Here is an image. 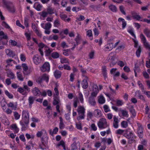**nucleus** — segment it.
Returning a JSON list of instances; mask_svg holds the SVG:
<instances>
[{"mask_svg":"<svg viewBox=\"0 0 150 150\" xmlns=\"http://www.w3.org/2000/svg\"><path fill=\"white\" fill-rule=\"evenodd\" d=\"M121 126L123 128H126L128 125L127 122L125 121H122L121 123Z\"/></svg>","mask_w":150,"mask_h":150,"instance_id":"obj_39","label":"nucleus"},{"mask_svg":"<svg viewBox=\"0 0 150 150\" xmlns=\"http://www.w3.org/2000/svg\"><path fill=\"white\" fill-rule=\"evenodd\" d=\"M51 26L52 25L50 23H47L45 24V27L43 28L45 29L50 30L51 27Z\"/></svg>","mask_w":150,"mask_h":150,"instance_id":"obj_40","label":"nucleus"},{"mask_svg":"<svg viewBox=\"0 0 150 150\" xmlns=\"http://www.w3.org/2000/svg\"><path fill=\"white\" fill-rule=\"evenodd\" d=\"M88 79H83L82 81L81 85L82 87L84 89H86L88 87Z\"/></svg>","mask_w":150,"mask_h":150,"instance_id":"obj_16","label":"nucleus"},{"mask_svg":"<svg viewBox=\"0 0 150 150\" xmlns=\"http://www.w3.org/2000/svg\"><path fill=\"white\" fill-rule=\"evenodd\" d=\"M118 21L119 22H121V21L122 22V29H124L126 26L127 25V23L125 21V20L121 18H120L118 19Z\"/></svg>","mask_w":150,"mask_h":150,"instance_id":"obj_18","label":"nucleus"},{"mask_svg":"<svg viewBox=\"0 0 150 150\" xmlns=\"http://www.w3.org/2000/svg\"><path fill=\"white\" fill-rule=\"evenodd\" d=\"M125 130H122L121 129H118L116 131V133L117 134H122L124 132Z\"/></svg>","mask_w":150,"mask_h":150,"instance_id":"obj_59","label":"nucleus"},{"mask_svg":"<svg viewBox=\"0 0 150 150\" xmlns=\"http://www.w3.org/2000/svg\"><path fill=\"white\" fill-rule=\"evenodd\" d=\"M16 25L17 26L22 28L23 29H24L25 28V27L23 26L21 24V23L19 20H17L16 21Z\"/></svg>","mask_w":150,"mask_h":150,"instance_id":"obj_56","label":"nucleus"},{"mask_svg":"<svg viewBox=\"0 0 150 150\" xmlns=\"http://www.w3.org/2000/svg\"><path fill=\"white\" fill-rule=\"evenodd\" d=\"M3 3L10 12L14 13L15 12V9L12 2L8 0H3Z\"/></svg>","mask_w":150,"mask_h":150,"instance_id":"obj_2","label":"nucleus"},{"mask_svg":"<svg viewBox=\"0 0 150 150\" xmlns=\"http://www.w3.org/2000/svg\"><path fill=\"white\" fill-rule=\"evenodd\" d=\"M60 62L62 64L64 63H69L68 59L66 58H61L60 59Z\"/></svg>","mask_w":150,"mask_h":150,"instance_id":"obj_44","label":"nucleus"},{"mask_svg":"<svg viewBox=\"0 0 150 150\" xmlns=\"http://www.w3.org/2000/svg\"><path fill=\"white\" fill-rule=\"evenodd\" d=\"M37 36L40 38H41L42 36V35L40 31L38 30L35 32Z\"/></svg>","mask_w":150,"mask_h":150,"instance_id":"obj_58","label":"nucleus"},{"mask_svg":"<svg viewBox=\"0 0 150 150\" xmlns=\"http://www.w3.org/2000/svg\"><path fill=\"white\" fill-rule=\"evenodd\" d=\"M42 80H45L47 83L49 81V77L46 74H44L41 78Z\"/></svg>","mask_w":150,"mask_h":150,"instance_id":"obj_33","label":"nucleus"},{"mask_svg":"<svg viewBox=\"0 0 150 150\" xmlns=\"http://www.w3.org/2000/svg\"><path fill=\"white\" fill-rule=\"evenodd\" d=\"M137 83L138 85L139 86L140 88H141L142 91H143L144 90V86L141 83L140 81H137Z\"/></svg>","mask_w":150,"mask_h":150,"instance_id":"obj_53","label":"nucleus"},{"mask_svg":"<svg viewBox=\"0 0 150 150\" xmlns=\"http://www.w3.org/2000/svg\"><path fill=\"white\" fill-rule=\"evenodd\" d=\"M61 46L63 48H64L66 47H68V45H67L66 42L64 41H63L61 43Z\"/></svg>","mask_w":150,"mask_h":150,"instance_id":"obj_64","label":"nucleus"},{"mask_svg":"<svg viewBox=\"0 0 150 150\" xmlns=\"http://www.w3.org/2000/svg\"><path fill=\"white\" fill-rule=\"evenodd\" d=\"M122 115L123 117H128L129 116L128 112L124 110H120Z\"/></svg>","mask_w":150,"mask_h":150,"instance_id":"obj_31","label":"nucleus"},{"mask_svg":"<svg viewBox=\"0 0 150 150\" xmlns=\"http://www.w3.org/2000/svg\"><path fill=\"white\" fill-rule=\"evenodd\" d=\"M35 99V98L32 96H30L29 97L28 99V101L29 106L30 107H31Z\"/></svg>","mask_w":150,"mask_h":150,"instance_id":"obj_15","label":"nucleus"},{"mask_svg":"<svg viewBox=\"0 0 150 150\" xmlns=\"http://www.w3.org/2000/svg\"><path fill=\"white\" fill-rule=\"evenodd\" d=\"M103 108L105 112H106L110 111V109L109 108L108 106L106 105H105L104 106Z\"/></svg>","mask_w":150,"mask_h":150,"instance_id":"obj_54","label":"nucleus"},{"mask_svg":"<svg viewBox=\"0 0 150 150\" xmlns=\"http://www.w3.org/2000/svg\"><path fill=\"white\" fill-rule=\"evenodd\" d=\"M51 57L53 59H57L59 57V54L57 52H54L51 54Z\"/></svg>","mask_w":150,"mask_h":150,"instance_id":"obj_30","label":"nucleus"},{"mask_svg":"<svg viewBox=\"0 0 150 150\" xmlns=\"http://www.w3.org/2000/svg\"><path fill=\"white\" fill-rule=\"evenodd\" d=\"M77 145L78 146H79V142L76 143V141L74 142L71 145V150H78Z\"/></svg>","mask_w":150,"mask_h":150,"instance_id":"obj_19","label":"nucleus"},{"mask_svg":"<svg viewBox=\"0 0 150 150\" xmlns=\"http://www.w3.org/2000/svg\"><path fill=\"white\" fill-rule=\"evenodd\" d=\"M87 36L89 37H91L92 36V32L91 30H88L87 31Z\"/></svg>","mask_w":150,"mask_h":150,"instance_id":"obj_60","label":"nucleus"},{"mask_svg":"<svg viewBox=\"0 0 150 150\" xmlns=\"http://www.w3.org/2000/svg\"><path fill=\"white\" fill-rule=\"evenodd\" d=\"M5 94L10 99H12L13 98V95L9 93V92L7 90H6L5 91Z\"/></svg>","mask_w":150,"mask_h":150,"instance_id":"obj_37","label":"nucleus"},{"mask_svg":"<svg viewBox=\"0 0 150 150\" xmlns=\"http://www.w3.org/2000/svg\"><path fill=\"white\" fill-rule=\"evenodd\" d=\"M94 116L96 117H101L102 113L100 110L97 109L95 110L94 112Z\"/></svg>","mask_w":150,"mask_h":150,"instance_id":"obj_13","label":"nucleus"},{"mask_svg":"<svg viewBox=\"0 0 150 150\" xmlns=\"http://www.w3.org/2000/svg\"><path fill=\"white\" fill-rule=\"evenodd\" d=\"M34 63L36 64H38L40 63L42 59L38 54H35L33 58Z\"/></svg>","mask_w":150,"mask_h":150,"instance_id":"obj_7","label":"nucleus"},{"mask_svg":"<svg viewBox=\"0 0 150 150\" xmlns=\"http://www.w3.org/2000/svg\"><path fill=\"white\" fill-rule=\"evenodd\" d=\"M22 119L23 121L27 123L29 122V113L27 110H23L22 112Z\"/></svg>","mask_w":150,"mask_h":150,"instance_id":"obj_5","label":"nucleus"},{"mask_svg":"<svg viewBox=\"0 0 150 150\" xmlns=\"http://www.w3.org/2000/svg\"><path fill=\"white\" fill-rule=\"evenodd\" d=\"M120 11L124 15H125L126 14V13L124 10V8L122 6H121L119 7Z\"/></svg>","mask_w":150,"mask_h":150,"instance_id":"obj_55","label":"nucleus"},{"mask_svg":"<svg viewBox=\"0 0 150 150\" xmlns=\"http://www.w3.org/2000/svg\"><path fill=\"white\" fill-rule=\"evenodd\" d=\"M85 109L82 106H79L78 107L77 112L78 113H83L85 112Z\"/></svg>","mask_w":150,"mask_h":150,"instance_id":"obj_32","label":"nucleus"},{"mask_svg":"<svg viewBox=\"0 0 150 150\" xmlns=\"http://www.w3.org/2000/svg\"><path fill=\"white\" fill-rule=\"evenodd\" d=\"M12 129L14 130V132L15 133H17L19 131V129L17 126L16 124H12L11 126Z\"/></svg>","mask_w":150,"mask_h":150,"instance_id":"obj_27","label":"nucleus"},{"mask_svg":"<svg viewBox=\"0 0 150 150\" xmlns=\"http://www.w3.org/2000/svg\"><path fill=\"white\" fill-rule=\"evenodd\" d=\"M138 134L139 137L140 138H142L144 136L143 133V128L141 125H138Z\"/></svg>","mask_w":150,"mask_h":150,"instance_id":"obj_9","label":"nucleus"},{"mask_svg":"<svg viewBox=\"0 0 150 150\" xmlns=\"http://www.w3.org/2000/svg\"><path fill=\"white\" fill-rule=\"evenodd\" d=\"M146 66L149 69H148L147 71L150 74V59H149V60L146 61Z\"/></svg>","mask_w":150,"mask_h":150,"instance_id":"obj_28","label":"nucleus"},{"mask_svg":"<svg viewBox=\"0 0 150 150\" xmlns=\"http://www.w3.org/2000/svg\"><path fill=\"white\" fill-rule=\"evenodd\" d=\"M59 100L57 97H56L54 99L53 101V105H58L59 103Z\"/></svg>","mask_w":150,"mask_h":150,"instance_id":"obj_49","label":"nucleus"},{"mask_svg":"<svg viewBox=\"0 0 150 150\" xmlns=\"http://www.w3.org/2000/svg\"><path fill=\"white\" fill-rule=\"evenodd\" d=\"M94 53L95 52L94 51H92L89 53L88 56L89 59H93L94 58Z\"/></svg>","mask_w":150,"mask_h":150,"instance_id":"obj_45","label":"nucleus"},{"mask_svg":"<svg viewBox=\"0 0 150 150\" xmlns=\"http://www.w3.org/2000/svg\"><path fill=\"white\" fill-rule=\"evenodd\" d=\"M93 91L98 92V89L97 86L95 84H93Z\"/></svg>","mask_w":150,"mask_h":150,"instance_id":"obj_43","label":"nucleus"},{"mask_svg":"<svg viewBox=\"0 0 150 150\" xmlns=\"http://www.w3.org/2000/svg\"><path fill=\"white\" fill-rule=\"evenodd\" d=\"M47 11L48 13L50 14H52L54 13V10L51 7H48L47 9Z\"/></svg>","mask_w":150,"mask_h":150,"instance_id":"obj_48","label":"nucleus"},{"mask_svg":"<svg viewBox=\"0 0 150 150\" xmlns=\"http://www.w3.org/2000/svg\"><path fill=\"white\" fill-rule=\"evenodd\" d=\"M79 98L81 103H83V95L81 93H79Z\"/></svg>","mask_w":150,"mask_h":150,"instance_id":"obj_52","label":"nucleus"},{"mask_svg":"<svg viewBox=\"0 0 150 150\" xmlns=\"http://www.w3.org/2000/svg\"><path fill=\"white\" fill-rule=\"evenodd\" d=\"M54 27H58L60 25V22L58 19H57L54 22Z\"/></svg>","mask_w":150,"mask_h":150,"instance_id":"obj_34","label":"nucleus"},{"mask_svg":"<svg viewBox=\"0 0 150 150\" xmlns=\"http://www.w3.org/2000/svg\"><path fill=\"white\" fill-rule=\"evenodd\" d=\"M22 67L23 69V73L24 75H27L29 74V73L27 71L28 70V67L26 64H22Z\"/></svg>","mask_w":150,"mask_h":150,"instance_id":"obj_14","label":"nucleus"},{"mask_svg":"<svg viewBox=\"0 0 150 150\" xmlns=\"http://www.w3.org/2000/svg\"><path fill=\"white\" fill-rule=\"evenodd\" d=\"M124 136L128 139V142L129 144H132L135 141V136L134 135L129 128L125 130Z\"/></svg>","mask_w":150,"mask_h":150,"instance_id":"obj_1","label":"nucleus"},{"mask_svg":"<svg viewBox=\"0 0 150 150\" xmlns=\"http://www.w3.org/2000/svg\"><path fill=\"white\" fill-rule=\"evenodd\" d=\"M119 120L115 116L113 117V126L115 128H117L118 127Z\"/></svg>","mask_w":150,"mask_h":150,"instance_id":"obj_10","label":"nucleus"},{"mask_svg":"<svg viewBox=\"0 0 150 150\" xmlns=\"http://www.w3.org/2000/svg\"><path fill=\"white\" fill-rule=\"evenodd\" d=\"M84 113H78L79 116L77 118V120H79L84 119L85 117Z\"/></svg>","mask_w":150,"mask_h":150,"instance_id":"obj_29","label":"nucleus"},{"mask_svg":"<svg viewBox=\"0 0 150 150\" xmlns=\"http://www.w3.org/2000/svg\"><path fill=\"white\" fill-rule=\"evenodd\" d=\"M60 118V122L59 123V128L61 129H62L64 128V124L63 122H62V121L61 119V117Z\"/></svg>","mask_w":150,"mask_h":150,"instance_id":"obj_51","label":"nucleus"},{"mask_svg":"<svg viewBox=\"0 0 150 150\" xmlns=\"http://www.w3.org/2000/svg\"><path fill=\"white\" fill-rule=\"evenodd\" d=\"M88 102L91 105L93 106H95L96 104V102L95 100L94 97L93 96H90L88 99Z\"/></svg>","mask_w":150,"mask_h":150,"instance_id":"obj_12","label":"nucleus"},{"mask_svg":"<svg viewBox=\"0 0 150 150\" xmlns=\"http://www.w3.org/2000/svg\"><path fill=\"white\" fill-rule=\"evenodd\" d=\"M60 17L62 20L65 21L66 19L67 18V16L65 14H60Z\"/></svg>","mask_w":150,"mask_h":150,"instance_id":"obj_46","label":"nucleus"},{"mask_svg":"<svg viewBox=\"0 0 150 150\" xmlns=\"http://www.w3.org/2000/svg\"><path fill=\"white\" fill-rule=\"evenodd\" d=\"M32 92L33 94L35 96H39L41 94V92L39 89L36 87H35L32 89Z\"/></svg>","mask_w":150,"mask_h":150,"instance_id":"obj_8","label":"nucleus"},{"mask_svg":"<svg viewBox=\"0 0 150 150\" xmlns=\"http://www.w3.org/2000/svg\"><path fill=\"white\" fill-rule=\"evenodd\" d=\"M17 76L18 79L20 81H23V79L22 74L20 72H17Z\"/></svg>","mask_w":150,"mask_h":150,"instance_id":"obj_42","label":"nucleus"},{"mask_svg":"<svg viewBox=\"0 0 150 150\" xmlns=\"http://www.w3.org/2000/svg\"><path fill=\"white\" fill-rule=\"evenodd\" d=\"M20 59L23 62H24L26 59V57L25 54H21L20 55Z\"/></svg>","mask_w":150,"mask_h":150,"instance_id":"obj_57","label":"nucleus"},{"mask_svg":"<svg viewBox=\"0 0 150 150\" xmlns=\"http://www.w3.org/2000/svg\"><path fill=\"white\" fill-rule=\"evenodd\" d=\"M135 96L138 97L140 99L143 100H144V98L143 96L141 95V93L139 91H137L135 92Z\"/></svg>","mask_w":150,"mask_h":150,"instance_id":"obj_21","label":"nucleus"},{"mask_svg":"<svg viewBox=\"0 0 150 150\" xmlns=\"http://www.w3.org/2000/svg\"><path fill=\"white\" fill-rule=\"evenodd\" d=\"M140 37L144 47L148 50L149 56L150 57V45L147 42L145 37L142 34H141Z\"/></svg>","mask_w":150,"mask_h":150,"instance_id":"obj_3","label":"nucleus"},{"mask_svg":"<svg viewBox=\"0 0 150 150\" xmlns=\"http://www.w3.org/2000/svg\"><path fill=\"white\" fill-rule=\"evenodd\" d=\"M8 76L10 78L12 79H14L15 78L14 74L11 71H10L8 73Z\"/></svg>","mask_w":150,"mask_h":150,"instance_id":"obj_41","label":"nucleus"},{"mask_svg":"<svg viewBox=\"0 0 150 150\" xmlns=\"http://www.w3.org/2000/svg\"><path fill=\"white\" fill-rule=\"evenodd\" d=\"M7 105L8 107L12 108V110H16L17 107V105H15L13 103L11 102L7 104Z\"/></svg>","mask_w":150,"mask_h":150,"instance_id":"obj_20","label":"nucleus"},{"mask_svg":"<svg viewBox=\"0 0 150 150\" xmlns=\"http://www.w3.org/2000/svg\"><path fill=\"white\" fill-rule=\"evenodd\" d=\"M99 103L100 104H103L105 102V100L104 97L102 96H100L98 100Z\"/></svg>","mask_w":150,"mask_h":150,"instance_id":"obj_36","label":"nucleus"},{"mask_svg":"<svg viewBox=\"0 0 150 150\" xmlns=\"http://www.w3.org/2000/svg\"><path fill=\"white\" fill-rule=\"evenodd\" d=\"M45 47L46 48L45 51V56H50L51 53L52 51V50H51L50 48L47 47V46H45Z\"/></svg>","mask_w":150,"mask_h":150,"instance_id":"obj_22","label":"nucleus"},{"mask_svg":"<svg viewBox=\"0 0 150 150\" xmlns=\"http://www.w3.org/2000/svg\"><path fill=\"white\" fill-rule=\"evenodd\" d=\"M109 8L113 12H116L117 11V9L115 6L111 4L109 6Z\"/></svg>","mask_w":150,"mask_h":150,"instance_id":"obj_25","label":"nucleus"},{"mask_svg":"<svg viewBox=\"0 0 150 150\" xmlns=\"http://www.w3.org/2000/svg\"><path fill=\"white\" fill-rule=\"evenodd\" d=\"M69 51V50H64L63 52V54L65 56H68L69 54L68 53V52Z\"/></svg>","mask_w":150,"mask_h":150,"instance_id":"obj_61","label":"nucleus"},{"mask_svg":"<svg viewBox=\"0 0 150 150\" xmlns=\"http://www.w3.org/2000/svg\"><path fill=\"white\" fill-rule=\"evenodd\" d=\"M34 7L38 11H39L41 10L42 6L40 4L35 3L34 5Z\"/></svg>","mask_w":150,"mask_h":150,"instance_id":"obj_24","label":"nucleus"},{"mask_svg":"<svg viewBox=\"0 0 150 150\" xmlns=\"http://www.w3.org/2000/svg\"><path fill=\"white\" fill-rule=\"evenodd\" d=\"M127 31L129 32L132 36L134 37L135 38L136 37L134 33V31L131 28L127 30Z\"/></svg>","mask_w":150,"mask_h":150,"instance_id":"obj_47","label":"nucleus"},{"mask_svg":"<svg viewBox=\"0 0 150 150\" xmlns=\"http://www.w3.org/2000/svg\"><path fill=\"white\" fill-rule=\"evenodd\" d=\"M5 52L6 54L10 57H13L15 55V53L11 50L6 49Z\"/></svg>","mask_w":150,"mask_h":150,"instance_id":"obj_11","label":"nucleus"},{"mask_svg":"<svg viewBox=\"0 0 150 150\" xmlns=\"http://www.w3.org/2000/svg\"><path fill=\"white\" fill-rule=\"evenodd\" d=\"M42 72H49L50 70V65L49 62H45L40 68Z\"/></svg>","mask_w":150,"mask_h":150,"instance_id":"obj_6","label":"nucleus"},{"mask_svg":"<svg viewBox=\"0 0 150 150\" xmlns=\"http://www.w3.org/2000/svg\"><path fill=\"white\" fill-rule=\"evenodd\" d=\"M144 32L146 36L149 38H150V30L148 28H146L144 30Z\"/></svg>","mask_w":150,"mask_h":150,"instance_id":"obj_26","label":"nucleus"},{"mask_svg":"<svg viewBox=\"0 0 150 150\" xmlns=\"http://www.w3.org/2000/svg\"><path fill=\"white\" fill-rule=\"evenodd\" d=\"M144 76L146 79H149V76L148 74L146 72V71H144L143 73Z\"/></svg>","mask_w":150,"mask_h":150,"instance_id":"obj_62","label":"nucleus"},{"mask_svg":"<svg viewBox=\"0 0 150 150\" xmlns=\"http://www.w3.org/2000/svg\"><path fill=\"white\" fill-rule=\"evenodd\" d=\"M13 112L15 119L16 120H18L19 119L21 116L16 111Z\"/></svg>","mask_w":150,"mask_h":150,"instance_id":"obj_35","label":"nucleus"},{"mask_svg":"<svg viewBox=\"0 0 150 150\" xmlns=\"http://www.w3.org/2000/svg\"><path fill=\"white\" fill-rule=\"evenodd\" d=\"M93 30L94 32V36L96 37L99 34V32L98 30L96 28H95L93 29Z\"/></svg>","mask_w":150,"mask_h":150,"instance_id":"obj_63","label":"nucleus"},{"mask_svg":"<svg viewBox=\"0 0 150 150\" xmlns=\"http://www.w3.org/2000/svg\"><path fill=\"white\" fill-rule=\"evenodd\" d=\"M29 123V122L26 123L23 120H21L20 121V124L22 126V130H25V129L26 128L28 127V125Z\"/></svg>","mask_w":150,"mask_h":150,"instance_id":"obj_17","label":"nucleus"},{"mask_svg":"<svg viewBox=\"0 0 150 150\" xmlns=\"http://www.w3.org/2000/svg\"><path fill=\"white\" fill-rule=\"evenodd\" d=\"M54 75L56 78L58 79L61 77V73L60 71L57 70L54 72Z\"/></svg>","mask_w":150,"mask_h":150,"instance_id":"obj_23","label":"nucleus"},{"mask_svg":"<svg viewBox=\"0 0 150 150\" xmlns=\"http://www.w3.org/2000/svg\"><path fill=\"white\" fill-rule=\"evenodd\" d=\"M98 125L100 129H104L108 126L106 119L104 118L100 119L98 123Z\"/></svg>","mask_w":150,"mask_h":150,"instance_id":"obj_4","label":"nucleus"},{"mask_svg":"<svg viewBox=\"0 0 150 150\" xmlns=\"http://www.w3.org/2000/svg\"><path fill=\"white\" fill-rule=\"evenodd\" d=\"M141 52V49L140 46H139L138 49L137 50L136 54L137 57H139L140 56V54Z\"/></svg>","mask_w":150,"mask_h":150,"instance_id":"obj_38","label":"nucleus"},{"mask_svg":"<svg viewBox=\"0 0 150 150\" xmlns=\"http://www.w3.org/2000/svg\"><path fill=\"white\" fill-rule=\"evenodd\" d=\"M80 35L78 34V35L76 36V38H75V40L76 41L77 45H78L80 43Z\"/></svg>","mask_w":150,"mask_h":150,"instance_id":"obj_50","label":"nucleus"}]
</instances>
